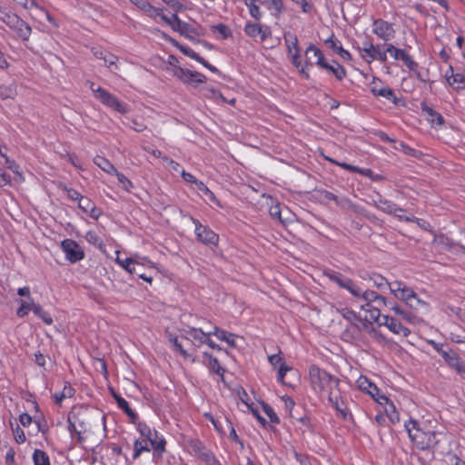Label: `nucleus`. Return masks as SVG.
<instances>
[{"mask_svg": "<svg viewBox=\"0 0 465 465\" xmlns=\"http://www.w3.org/2000/svg\"><path fill=\"white\" fill-rule=\"evenodd\" d=\"M148 440L155 450L163 451L164 450L165 440L159 437L156 431H153V436Z\"/></svg>", "mask_w": 465, "mask_h": 465, "instance_id": "nucleus-50", "label": "nucleus"}, {"mask_svg": "<svg viewBox=\"0 0 465 465\" xmlns=\"http://www.w3.org/2000/svg\"><path fill=\"white\" fill-rule=\"evenodd\" d=\"M284 45L287 52V56L291 64L298 70L299 74L305 79H310L309 69L313 65L310 58L307 57L304 61L301 58V47L299 45L298 37L292 32H285L283 34Z\"/></svg>", "mask_w": 465, "mask_h": 465, "instance_id": "nucleus-3", "label": "nucleus"}, {"mask_svg": "<svg viewBox=\"0 0 465 465\" xmlns=\"http://www.w3.org/2000/svg\"><path fill=\"white\" fill-rule=\"evenodd\" d=\"M198 193L203 197L204 201L213 202L215 196L213 193L201 181H198L195 184Z\"/></svg>", "mask_w": 465, "mask_h": 465, "instance_id": "nucleus-43", "label": "nucleus"}, {"mask_svg": "<svg viewBox=\"0 0 465 465\" xmlns=\"http://www.w3.org/2000/svg\"><path fill=\"white\" fill-rule=\"evenodd\" d=\"M323 158L328 161L329 163H332V164H335L337 166H340L341 167L342 169L346 170V171H349L351 173H360L361 175H364L366 177H371L373 173L372 170L370 169V168H361L359 166H355V165H352V164H349V163H342V162H339L330 156H327V155H323Z\"/></svg>", "mask_w": 465, "mask_h": 465, "instance_id": "nucleus-24", "label": "nucleus"}, {"mask_svg": "<svg viewBox=\"0 0 465 465\" xmlns=\"http://www.w3.org/2000/svg\"><path fill=\"white\" fill-rule=\"evenodd\" d=\"M137 430L141 435L146 439V440H151V437L153 436V431H152L145 423H139L137 425Z\"/></svg>", "mask_w": 465, "mask_h": 465, "instance_id": "nucleus-59", "label": "nucleus"}, {"mask_svg": "<svg viewBox=\"0 0 465 465\" xmlns=\"http://www.w3.org/2000/svg\"><path fill=\"white\" fill-rule=\"evenodd\" d=\"M391 310L394 312L393 317L397 318L403 326H405L404 323L416 325L420 322V319L418 316L399 304L395 303L391 307Z\"/></svg>", "mask_w": 465, "mask_h": 465, "instance_id": "nucleus-21", "label": "nucleus"}, {"mask_svg": "<svg viewBox=\"0 0 465 465\" xmlns=\"http://www.w3.org/2000/svg\"><path fill=\"white\" fill-rule=\"evenodd\" d=\"M448 84L457 91L465 89V74L457 73L453 76V78L450 81H449Z\"/></svg>", "mask_w": 465, "mask_h": 465, "instance_id": "nucleus-45", "label": "nucleus"}, {"mask_svg": "<svg viewBox=\"0 0 465 465\" xmlns=\"http://www.w3.org/2000/svg\"><path fill=\"white\" fill-rule=\"evenodd\" d=\"M94 163L107 174L113 175L116 173L115 166L104 156L96 155L94 158Z\"/></svg>", "mask_w": 465, "mask_h": 465, "instance_id": "nucleus-34", "label": "nucleus"}, {"mask_svg": "<svg viewBox=\"0 0 465 465\" xmlns=\"http://www.w3.org/2000/svg\"><path fill=\"white\" fill-rule=\"evenodd\" d=\"M214 335L219 340L225 341L231 347L235 346L236 335L227 331L222 330L217 326H211V336Z\"/></svg>", "mask_w": 465, "mask_h": 465, "instance_id": "nucleus-29", "label": "nucleus"}, {"mask_svg": "<svg viewBox=\"0 0 465 465\" xmlns=\"http://www.w3.org/2000/svg\"><path fill=\"white\" fill-rule=\"evenodd\" d=\"M113 396L114 398V400L116 401L117 402V405L120 409H122L125 413L126 415L133 420L134 421V420L137 418V415L136 413L129 407V404L128 402L121 396L115 394V393H113Z\"/></svg>", "mask_w": 465, "mask_h": 465, "instance_id": "nucleus-38", "label": "nucleus"}, {"mask_svg": "<svg viewBox=\"0 0 465 465\" xmlns=\"http://www.w3.org/2000/svg\"><path fill=\"white\" fill-rule=\"evenodd\" d=\"M113 175L116 176L119 184L124 191L131 192L132 189H134L133 182L129 178H127L124 173L116 171V173H114Z\"/></svg>", "mask_w": 465, "mask_h": 465, "instance_id": "nucleus-46", "label": "nucleus"}, {"mask_svg": "<svg viewBox=\"0 0 465 465\" xmlns=\"http://www.w3.org/2000/svg\"><path fill=\"white\" fill-rule=\"evenodd\" d=\"M244 5L247 6L250 15L255 20H260L262 16L261 8L257 4V0H243Z\"/></svg>", "mask_w": 465, "mask_h": 465, "instance_id": "nucleus-40", "label": "nucleus"}, {"mask_svg": "<svg viewBox=\"0 0 465 465\" xmlns=\"http://www.w3.org/2000/svg\"><path fill=\"white\" fill-rule=\"evenodd\" d=\"M269 362L274 369H279L281 365L285 364L281 353L272 354L268 357Z\"/></svg>", "mask_w": 465, "mask_h": 465, "instance_id": "nucleus-58", "label": "nucleus"}, {"mask_svg": "<svg viewBox=\"0 0 465 465\" xmlns=\"http://www.w3.org/2000/svg\"><path fill=\"white\" fill-rule=\"evenodd\" d=\"M243 30L244 33L252 38L259 37L261 42H264L272 36L270 27L260 24L246 23Z\"/></svg>", "mask_w": 465, "mask_h": 465, "instance_id": "nucleus-20", "label": "nucleus"}, {"mask_svg": "<svg viewBox=\"0 0 465 465\" xmlns=\"http://www.w3.org/2000/svg\"><path fill=\"white\" fill-rule=\"evenodd\" d=\"M396 150L402 152L406 155L411 156L416 159H420L423 156V153L421 151L416 150L404 142H401L399 146L395 147Z\"/></svg>", "mask_w": 465, "mask_h": 465, "instance_id": "nucleus-41", "label": "nucleus"}, {"mask_svg": "<svg viewBox=\"0 0 465 465\" xmlns=\"http://www.w3.org/2000/svg\"><path fill=\"white\" fill-rule=\"evenodd\" d=\"M420 108L431 127H440L444 124L443 116L432 107L427 105L425 103H421Z\"/></svg>", "mask_w": 465, "mask_h": 465, "instance_id": "nucleus-23", "label": "nucleus"}, {"mask_svg": "<svg viewBox=\"0 0 465 465\" xmlns=\"http://www.w3.org/2000/svg\"><path fill=\"white\" fill-rule=\"evenodd\" d=\"M432 243L444 249H450L454 245L453 242L444 235L434 236Z\"/></svg>", "mask_w": 465, "mask_h": 465, "instance_id": "nucleus-49", "label": "nucleus"}, {"mask_svg": "<svg viewBox=\"0 0 465 465\" xmlns=\"http://www.w3.org/2000/svg\"><path fill=\"white\" fill-rule=\"evenodd\" d=\"M447 365L455 370L456 372L462 378L465 379V361H463L458 353L452 356V359L447 362Z\"/></svg>", "mask_w": 465, "mask_h": 465, "instance_id": "nucleus-36", "label": "nucleus"}, {"mask_svg": "<svg viewBox=\"0 0 465 465\" xmlns=\"http://www.w3.org/2000/svg\"><path fill=\"white\" fill-rule=\"evenodd\" d=\"M297 220V213L290 207H282L280 222L283 224L292 223Z\"/></svg>", "mask_w": 465, "mask_h": 465, "instance_id": "nucleus-44", "label": "nucleus"}, {"mask_svg": "<svg viewBox=\"0 0 465 465\" xmlns=\"http://www.w3.org/2000/svg\"><path fill=\"white\" fill-rule=\"evenodd\" d=\"M116 262L129 273L136 274L139 278L151 283L153 281L152 276H147L141 272L139 262L135 258H121L119 255L115 259Z\"/></svg>", "mask_w": 465, "mask_h": 465, "instance_id": "nucleus-18", "label": "nucleus"}, {"mask_svg": "<svg viewBox=\"0 0 465 465\" xmlns=\"http://www.w3.org/2000/svg\"><path fill=\"white\" fill-rule=\"evenodd\" d=\"M325 44L336 54L343 48L341 42L335 37L334 34H331V36L325 40Z\"/></svg>", "mask_w": 465, "mask_h": 465, "instance_id": "nucleus-51", "label": "nucleus"}, {"mask_svg": "<svg viewBox=\"0 0 465 465\" xmlns=\"http://www.w3.org/2000/svg\"><path fill=\"white\" fill-rule=\"evenodd\" d=\"M104 64L107 67H111V66H114L115 69L118 68L117 66V62H118V57L113 54H105L104 55Z\"/></svg>", "mask_w": 465, "mask_h": 465, "instance_id": "nucleus-61", "label": "nucleus"}, {"mask_svg": "<svg viewBox=\"0 0 465 465\" xmlns=\"http://www.w3.org/2000/svg\"><path fill=\"white\" fill-rule=\"evenodd\" d=\"M381 406H384L386 415L392 423H397L400 421V414L397 411L394 403L391 401L388 397L387 402H384Z\"/></svg>", "mask_w": 465, "mask_h": 465, "instance_id": "nucleus-37", "label": "nucleus"}, {"mask_svg": "<svg viewBox=\"0 0 465 465\" xmlns=\"http://www.w3.org/2000/svg\"><path fill=\"white\" fill-rule=\"evenodd\" d=\"M173 76L179 79L181 82L186 84L193 83L203 84L206 81V76L199 72L191 71L183 67H175L171 70Z\"/></svg>", "mask_w": 465, "mask_h": 465, "instance_id": "nucleus-15", "label": "nucleus"}, {"mask_svg": "<svg viewBox=\"0 0 465 465\" xmlns=\"http://www.w3.org/2000/svg\"><path fill=\"white\" fill-rule=\"evenodd\" d=\"M364 312L362 322L368 324L371 328L373 322H377L379 326H385L393 334L402 336L404 338L411 334V330L406 326H403L400 321L392 317L391 315H381V310L378 306H370L366 308H361Z\"/></svg>", "mask_w": 465, "mask_h": 465, "instance_id": "nucleus-2", "label": "nucleus"}, {"mask_svg": "<svg viewBox=\"0 0 465 465\" xmlns=\"http://www.w3.org/2000/svg\"><path fill=\"white\" fill-rule=\"evenodd\" d=\"M382 211L393 214L401 221H411V216L407 215L402 209L397 208L396 205H383Z\"/></svg>", "mask_w": 465, "mask_h": 465, "instance_id": "nucleus-39", "label": "nucleus"}, {"mask_svg": "<svg viewBox=\"0 0 465 465\" xmlns=\"http://www.w3.org/2000/svg\"><path fill=\"white\" fill-rule=\"evenodd\" d=\"M160 9L153 6L150 2L147 4L146 7L143 10L146 15H148L151 18L156 19L157 17H160L163 15L160 13Z\"/></svg>", "mask_w": 465, "mask_h": 465, "instance_id": "nucleus-57", "label": "nucleus"}, {"mask_svg": "<svg viewBox=\"0 0 465 465\" xmlns=\"http://www.w3.org/2000/svg\"><path fill=\"white\" fill-rule=\"evenodd\" d=\"M74 393V390L71 385H64L63 391L59 393H55L54 398L57 403H61L64 399L71 398Z\"/></svg>", "mask_w": 465, "mask_h": 465, "instance_id": "nucleus-47", "label": "nucleus"}, {"mask_svg": "<svg viewBox=\"0 0 465 465\" xmlns=\"http://www.w3.org/2000/svg\"><path fill=\"white\" fill-rule=\"evenodd\" d=\"M305 56L306 58L308 57V54L310 53H312L313 55L316 57V62L314 63L320 69H322L323 67V65L327 63V60L324 56V54L323 52L319 48L317 47L315 45L313 44H310L306 49H305Z\"/></svg>", "mask_w": 465, "mask_h": 465, "instance_id": "nucleus-32", "label": "nucleus"}, {"mask_svg": "<svg viewBox=\"0 0 465 465\" xmlns=\"http://www.w3.org/2000/svg\"><path fill=\"white\" fill-rule=\"evenodd\" d=\"M310 383L321 396H329L339 391V380L317 366H311L309 370Z\"/></svg>", "mask_w": 465, "mask_h": 465, "instance_id": "nucleus-4", "label": "nucleus"}, {"mask_svg": "<svg viewBox=\"0 0 465 465\" xmlns=\"http://www.w3.org/2000/svg\"><path fill=\"white\" fill-rule=\"evenodd\" d=\"M210 30L217 40H225L232 37V30L224 24H217L211 26Z\"/></svg>", "mask_w": 465, "mask_h": 465, "instance_id": "nucleus-33", "label": "nucleus"}, {"mask_svg": "<svg viewBox=\"0 0 465 465\" xmlns=\"http://www.w3.org/2000/svg\"><path fill=\"white\" fill-rule=\"evenodd\" d=\"M404 428L411 442L421 450H432L439 443L441 433L431 430L424 420L410 418Z\"/></svg>", "mask_w": 465, "mask_h": 465, "instance_id": "nucleus-1", "label": "nucleus"}, {"mask_svg": "<svg viewBox=\"0 0 465 465\" xmlns=\"http://www.w3.org/2000/svg\"><path fill=\"white\" fill-rule=\"evenodd\" d=\"M371 93L378 97H383L388 101L391 102L394 105H399L401 99L396 95L394 90L387 85L381 86V88H371Z\"/></svg>", "mask_w": 465, "mask_h": 465, "instance_id": "nucleus-25", "label": "nucleus"}, {"mask_svg": "<svg viewBox=\"0 0 465 465\" xmlns=\"http://www.w3.org/2000/svg\"><path fill=\"white\" fill-rule=\"evenodd\" d=\"M282 207H288V205H270L268 212L272 218L280 221Z\"/></svg>", "mask_w": 465, "mask_h": 465, "instance_id": "nucleus-62", "label": "nucleus"}, {"mask_svg": "<svg viewBox=\"0 0 465 465\" xmlns=\"http://www.w3.org/2000/svg\"><path fill=\"white\" fill-rule=\"evenodd\" d=\"M355 301L361 302L360 308H366L373 306L376 303L378 306H386L387 299L372 290H362L357 284L355 286V292L351 294Z\"/></svg>", "mask_w": 465, "mask_h": 465, "instance_id": "nucleus-8", "label": "nucleus"}, {"mask_svg": "<svg viewBox=\"0 0 465 465\" xmlns=\"http://www.w3.org/2000/svg\"><path fill=\"white\" fill-rule=\"evenodd\" d=\"M0 21L12 30L17 38L25 42L32 34V27L16 14L0 9Z\"/></svg>", "mask_w": 465, "mask_h": 465, "instance_id": "nucleus-6", "label": "nucleus"}, {"mask_svg": "<svg viewBox=\"0 0 465 465\" xmlns=\"http://www.w3.org/2000/svg\"><path fill=\"white\" fill-rule=\"evenodd\" d=\"M297 5H300L302 11L305 14H310L313 9V5L309 3L307 0H292Z\"/></svg>", "mask_w": 465, "mask_h": 465, "instance_id": "nucleus-60", "label": "nucleus"}, {"mask_svg": "<svg viewBox=\"0 0 465 465\" xmlns=\"http://www.w3.org/2000/svg\"><path fill=\"white\" fill-rule=\"evenodd\" d=\"M191 220L195 226L194 232H195L196 238L199 242H203V244H208V245L216 246L218 244V242H219L218 234H216L213 231H212L208 227L201 224L198 220H195L192 217H191Z\"/></svg>", "mask_w": 465, "mask_h": 465, "instance_id": "nucleus-16", "label": "nucleus"}, {"mask_svg": "<svg viewBox=\"0 0 465 465\" xmlns=\"http://www.w3.org/2000/svg\"><path fill=\"white\" fill-rule=\"evenodd\" d=\"M35 465H50L49 457L41 450H35L33 455Z\"/></svg>", "mask_w": 465, "mask_h": 465, "instance_id": "nucleus-48", "label": "nucleus"}, {"mask_svg": "<svg viewBox=\"0 0 465 465\" xmlns=\"http://www.w3.org/2000/svg\"><path fill=\"white\" fill-rule=\"evenodd\" d=\"M85 239L88 242H90L91 244L98 247V248H102L103 245H104V242H103V240L101 239V237L94 232H88L86 233V236H85Z\"/></svg>", "mask_w": 465, "mask_h": 465, "instance_id": "nucleus-54", "label": "nucleus"}, {"mask_svg": "<svg viewBox=\"0 0 465 465\" xmlns=\"http://www.w3.org/2000/svg\"><path fill=\"white\" fill-rule=\"evenodd\" d=\"M384 47L392 59L401 61L409 71L418 73L419 64L406 48H399L391 43L384 44Z\"/></svg>", "mask_w": 465, "mask_h": 465, "instance_id": "nucleus-10", "label": "nucleus"}, {"mask_svg": "<svg viewBox=\"0 0 465 465\" xmlns=\"http://www.w3.org/2000/svg\"><path fill=\"white\" fill-rule=\"evenodd\" d=\"M203 363L211 369L214 373L223 377L224 373V369L220 365L218 360L215 357H213L208 352L203 353Z\"/></svg>", "mask_w": 465, "mask_h": 465, "instance_id": "nucleus-30", "label": "nucleus"}, {"mask_svg": "<svg viewBox=\"0 0 465 465\" xmlns=\"http://www.w3.org/2000/svg\"><path fill=\"white\" fill-rule=\"evenodd\" d=\"M203 460L207 465H221L215 457L210 452H204L202 454Z\"/></svg>", "mask_w": 465, "mask_h": 465, "instance_id": "nucleus-64", "label": "nucleus"}, {"mask_svg": "<svg viewBox=\"0 0 465 465\" xmlns=\"http://www.w3.org/2000/svg\"><path fill=\"white\" fill-rule=\"evenodd\" d=\"M292 370V367L286 365V364H283V365H281L279 369H277L278 371V377H277V380L279 382L281 383H284V377L286 375V373L288 371H291Z\"/></svg>", "mask_w": 465, "mask_h": 465, "instance_id": "nucleus-63", "label": "nucleus"}, {"mask_svg": "<svg viewBox=\"0 0 465 465\" xmlns=\"http://www.w3.org/2000/svg\"><path fill=\"white\" fill-rule=\"evenodd\" d=\"M322 69L332 74L340 82L344 80L347 76L346 69L336 60H332L331 63L327 62Z\"/></svg>", "mask_w": 465, "mask_h": 465, "instance_id": "nucleus-27", "label": "nucleus"}, {"mask_svg": "<svg viewBox=\"0 0 465 465\" xmlns=\"http://www.w3.org/2000/svg\"><path fill=\"white\" fill-rule=\"evenodd\" d=\"M61 246L65 253L66 259L71 262H76L84 257L83 249L74 240H64Z\"/></svg>", "mask_w": 465, "mask_h": 465, "instance_id": "nucleus-19", "label": "nucleus"}, {"mask_svg": "<svg viewBox=\"0 0 465 465\" xmlns=\"http://www.w3.org/2000/svg\"><path fill=\"white\" fill-rule=\"evenodd\" d=\"M325 275L331 282L336 283L340 288L347 290L351 294L355 292L356 283L351 279L334 271H328Z\"/></svg>", "mask_w": 465, "mask_h": 465, "instance_id": "nucleus-22", "label": "nucleus"}, {"mask_svg": "<svg viewBox=\"0 0 465 465\" xmlns=\"http://www.w3.org/2000/svg\"><path fill=\"white\" fill-rule=\"evenodd\" d=\"M269 10L274 11L276 14H280L283 10L282 0H265Z\"/></svg>", "mask_w": 465, "mask_h": 465, "instance_id": "nucleus-56", "label": "nucleus"}, {"mask_svg": "<svg viewBox=\"0 0 465 465\" xmlns=\"http://www.w3.org/2000/svg\"><path fill=\"white\" fill-rule=\"evenodd\" d=\"M89 84L94 98L102 104L122 114H125L129 112L128 105L125 103L121 102L114 94L100 86L95 87V84L93 82H89Z\"/></svg>", "mask_w": 465, "mask_h": 465, "instance_id": "nucleus-7", "label": "nucleus"}, {"mask_svg": "<svg viewBox=\"0 0 465 465\" xmlns=\"http://www.w3.org/2000/svg\"><path fill=\"white\" fill-rule=\"evenodd\" d=\"M362 279H368L372 282L373 286L379 290H385L389 288V285L391 284L385 277L376 272L368 274V277L362 276Z\"/></svg>", "mask_w": 465, "mask_h": 465, "instance_id": "nucleus-35", "label": "nucleus"}, {"mask_svg": "<svg viewBox=\"0 0 465 465\" xmlns=\"http://www.w3.org/2000/svg\"><path fill=\"white\" fill-rule=\"evenodd\" d=\"M168 341L173 344V350L179 352L184 359L190 360L192 362L195 361V359L183 349L182 343L179 341L178 337L171 332L167 331Z\"/></svg>", "mask_w": 465, "mask_h": 465, "instance_id": "nucleus-31", "label": "nucleus"}, {"mask_svg": "<svg viewBox=\"0 0 465 465\" xmlns=\"http://www.w3.org/2000/svg\"><path fill=\"white\" fill-rule=\"evenodd\" d=\"M34 312L37 317L41 318L45 324L51 325L53 323V319L50 314L45 312L40 305L36 304L34 308Z\"/></svg>", "mask_w": 465, "mask_h": 465, "instance_id": "nucleus-52", "label": "nucleus"}, {"mask_svg": "<svg viewBox=\"0 0 465 465\" xmlns=\"http://www.w3.org/2000/svg\"><path fill=\"white\" fill-rule=\"evenodd\" d=\"M341 316L346 319L348 322L354 324L358 329L365 330L371 335H372L377 340H383V336L380 334L375 328H371L368 324L362 322L361 317H358L355 312L350 311L348 309L341 310Z\"/></svg>", "mask_w": 465, "mask_h": 465, "instance_id": "nucleus-17", "label": "nucleus"}, {"mask_svg": "<svg viewBox=\"0 0 465 465\" xmlns=\"http://www.w3.org/2000/svg\"><path fill=\"white\" fill-rule=\"evenodd\" d=\"M161 20L170 25L173 31L178 32L192 42H195V35H199L194 28L179 18L177 13L173 14L171 17L162 15Z\"/></svg>", "mask_w": 465, "mask_h": 465, "instance_id": "nucleus-11", "label": "nucleus"}, {"mask_svg": "<svg viewBox=\"0 0 465 465\" xmlns=\"http://www.w3.org/2000/svg\"><path fill=\"white\" fill-rule=\"evenodd\" d=\"M371 26V33L376 35L378 39L383 41L384 44L392 41L396 36L394 24L382 18L372 19Z\"/></svg>", "mask_w": 465, "mask_h": 465, "instance_id": "nucleus-9", "label": "nucleus"}, {"mask_svg": "<svg viewBox=\"0 0 465 465\" xmlns=\"http://www.w3.org/2000/svg\"><path fill=\"white\" fill-rule=\"evenodd\" d=\"M163 4L172 8L175 13L183 12L184 5L180 0H161Z\"/></svg>", "mask_w": 465, "mask_h": 465, "instance_id": "nucleus-55", "label": "nucleus"}, {"mask_svg": "<svg viewBox=\"0 0 465 465\" xmlns=\"http://www.w3.org/2000/svg\"><path fill=\"white\" fill-rule=\"evenodd\" d=\"M143 451H149L146 440H136L134 442L133 458L137 459Z\"/></svg>", "mask_w": 465, "mask_h": 465, "instance_id": "nucleus-53", "label": "nucleus"}, {"mask_svg": "<svg viewBox=\"0 0 465 465\" xmlns=\"http://www.w3.org/2000/svg\"><path fill=\"white\" fill-rule=\"evenodd\" d=\"M328 401L343 419L347 418L349 414L348 409L346 408L343 401L341 398L340 390L335 391V393L333 392L332 394L329 395Z\"/></svg>", "mask_w": 465, "mask_h": 465, "instance_id": "nucleus-28", "label": "nucleus"}, {"mask_svg": "<svg viewBox=\"0 0 465 465\" xmlns=\"http://www.w3.org/2000/svg\"><path fill=\"white\" fill-rule=\"evenodd\" d=\"M390 292L412 310H429V303L417 295L412 288L402 281H393L389 285Z\"/></svg>", "mask_w": 465, "mask_h": 465, "instance_id": "nucleus-5", "label": "nucleus"}, {"mask_svg": "<svg viewBox=\"0 0 465 465\" xmlns=\"http://www.w3.org/2000/svg\"><path fill=\"white\" fill-rule=\"evenodd\" d=\"M158 33H160L163 39L169 42L173 46L176 47L180 52H182L184 55L190 57L191 59L200 63L203 64L205 68L209 69L211 72H216L217 69L215 66L209 64L204 58L200 56L196 52H194L190 47L184 46L181 45L176 39L173 38L169 35H167L164 32L160 31L159 29H156Z\"/></svg>", "mask_w": 465, "mask_h": 465, "instance_id": "nucleus-12", "label": "nucleus"}, {"mask_svg": "<svg viewBox=\"0 0 465 465\" xmlns=\"http://www.w3.org/2000/svg\"><path fill=\"white\" fill-rule=\"evenodd\" d=\"M356 384L361 391L368 393L380 405L387 402V396L381 393L379 388L367 377H359V379L356 381Z\"/></svg>", "mask_w": 465, "mask_h": 465, "instance_id": "nucleus-14", "label": "nucleus"}, {"mask_svg": "<svg viewBox=\"0 0 465 465\" xmlns=\"http://www.w3.org/2000/svg\"><path fill=\"white\" fill-rule=\"evenodd\" d=\"M182 337L190 341L194 348H200L208 341L211 336V327L203 330V328H196L188 326L181 331Z\"/></svg>", "mask_w": 465, "mask_h": 465, "instance_id": "nucleus-13", "label": "nucleus"}, {"mask_svg": "<svg viewBox=\"0 0 465 465\" xmlns=\"http://www.w3.org/2000/svg\"><path fill=\"white\" fill-rule=\"evenodd\" d=\"M18 302L20 307L18 308L16 314L21 318L27 315L30 311L34 312V308L36 306L32 299H29L28 301L20 300Z\"/></svg>", "mask_w": 465, "mask_h": 465, "instance_id": "nucleus-42", "label": "nucleus"}, {"mask_svg": "<svg viewBox=\"0 0 465 465\" xmlns=\"http://www.w3.org/2000/svg\"><path fill=\"white\" fill-rule=\"evenodd\" d=\"M380 48L379 45H374L371 41H364L362 43V47L360 49L361 51V58L367 63L371 64L375 61V56Z\"/></svg>", "mask_w": 465, "mask_h": 465, "instance_id": "nucleus-26", "label": "nucleus"}]
</instances>
